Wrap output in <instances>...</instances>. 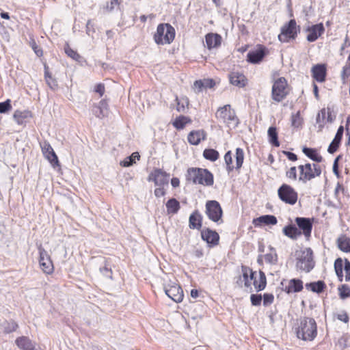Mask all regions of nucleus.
Returning <instances> with one entry per match:
<instances>
[{
	"instance_id": "obj_3",
	"label": "nucleus",
	"mask_w": 350,
	"mask_h": 350,
	"mask_svg": "<svg viewBox=\"0 0 350 350\" xmlns=\"http://www.w3.org/2000/svg\"><path fill=\"white\" fill-rule=\"evenodd\" d=\"M185 178L189 183L204 186H211L214 183L213 174L207 169L200 167L188 168Z\"/></svg>"
},
{
	"instance_id": "obj_62",
	"label": "nucleus",
	"mask_w": 350,
	"mask_h": 350,
	"mask_svg": "<svg viewBox=\"0 0 350 350\" xmlns=\"http://www.w3.org/2000/svg\"><path fill=\"white\" fill-rule=\"evenodd\" d=\"M342 158V156L341 155H338L336 159H335V161H334V165H333V171L334 172L335 174L336 175H338V161Z\"/></svg>"
},
{
	"instance_id": "obj_22",
	"label": "nucleus",
	"mask_w": 350,
	"mask_h": 350,
	"mask_svg": "<svg viewBox=\"0 0 350 350\" xmlns=\"http://www.w3.org/2000/svg\"><path fill=\"white\" fill-rule=\"evenodd\" d=\"M42 152L44 157L53 165H58V158L54 152L52 146L47 142L41 145Z\"/></svg>"
},
{
	"instance_id": "obj_40",
	"label": "nucleus",
	"mask_w": 350,
	"mask_h": 350,
	"mask_svg": "<svg viewBox=\"0 0 350 350\" xmlns=\"http://www.w3.org/2000/svg\"><path fill=\"white\" fill-rule=\"evenodd\" d=\"M44 79L51 88L55 89L57 87V81L52 77L51 73L49 70V66L46 64H44Z\"/></svg>"
},
{
	"instance_id": "obj_56",
	"label": "nucleus",
	"mask_w": 350,
	"mask_h": 350,
	"mask_svg": "<svg viewBox=\"0 0 350 350\" xmlns=\"http://www.w3.org/2000/svg\"><path fill=\"white\" fill-rule=\"evenodd\" d=\"M31 46L38 57H40L43 56V50L36 43L35 41L32 42Z\"/></svg>"
},
{
	"instance_id": "obj_11",
	"label": "nucleus",
	"mask_w": 350,
	"mask_h": 350,
	"mask_svg": "<svg viewBox=\"0 0 350 350\" xmlns=\"http://www.w3.org/2000/svg\"><path fill=\"white\" fill-rule=\"evenodd\" d=\"M244 157L245 154L243 150L241 148H237L235 150V165H234L232 152L230 150L228 151L224 155V161L227 172H231L234 170L239 171L243 165Z\"/></svg>"
},
{
	"instance_id": "obj_13",
	"label": "nucleus",
	"mask_w": 350,
	"mask_h": 350,
	"mask_svg": "<svg viewBox=\"0 0 350 350\" xmlns=\"http://www.w3.org/2000/svg\"><path fill=\"white\" fill-rule=\"evenodd\" d=\"M170 174L162 169L154 168L149 174L148 180L153 182L156 186H167Z\"/></svg>"
},
{
	"instance_id": "obj_7",
	"label": "nucleus",
	"mask_w": 350,
	"mask_h": 350,
	"mask_svg": "<svg viewBox=\"0 0 350 350\" xmlns=\"http://www.w3.org/2000/svg\"><path fill=\"white\" fill-rule=\"evenodd\" d=\"M299 33L300 26L297 24L295 19H291L281 27L278 38L280 42L287 43L296 40Z\"/></svg>"
},
{
	"instance_id": "obj_6",
	"label": "nucleus",
	"mask_w": 350,
	"mask_h": 350,
	"mask_svg": "<svg viewBox=\"0 0 350 350\" xmlns=\"http://www.w3.org/2000/svg\"><path fill=\"white\" fill-rule=\"evenodd\" d=\"M291 90L287 79L284 77H278L273 81L271 98L277 103L282 102L290 94Z\"/></svg>"
},
{
	"instance_id": "obj_48",
	"label": "nucleus",
	"mask_w": 350,
	"mask_h": 350,
	"mask_svg": "<svg viewBox=\"0 0 350 350\" xmlns=\"http://www.w3.org/2000/svg\"><path fill=\"white\" fill-rule=\"evenodd\" d=\"M350 77V62H347L346 64L342 67L341 72V79L343 83H345Z\"/></svg>"
},
{
	"instance_id": "obj_63",
	"label": "nucleus",
	"mask_w": 350,
	"mask_h": 350,
	"mask_svg": "<svg viewBox=\"0 0 350 350\" xmlns=\"http://www.w3.org/2000/svg\"><path fill=\"white\" fill-rule=\"evenodd\" d=\"M204 81L202 80H196L193 85L196 88L198 89V92H201L202 90Z\"/></svg>"
},
{
	"instance_id": "obj_29",
	"label": "nucleus",
	"mask_w": 350,
	"mask_h": 350,
	"mask_svg": "<svg viewBox=\"0 0 350 350\" xmlns=\"http://www.w3.org/2000/svg\"><path fill=\"white\" fill-rule=\"evenodd\" d=\"M277 219L274 215H266L253 219V224L255 226H260L262 224L275 225L277 224Z\"/></svg>"
},
{
	"instance_id": "obj_37",
	"label": "nucleus",
	"mask_w": 350,
	"mask_h": 350,
	"mask_svg": "<svg viewBox=\"0 0 350 350\" xmlns=\"http://www.w3.org/2000/svg\"><path fill=\"white\" fill-rule=\"evenodd\" d=\"M267 133L269 143L275 147H279L280 144L278 140V135L276 127H269Z\"/></svg>"
},
{
	"instance_id": "obj_50",
	"label": "nucleus",
	"mask_w": 350,
	"mask_h": 350,
	"mask_svg": "<svg viewBox=\"0 0 350 350\" xmlns=\"http://www.w3.org/2000/svg\"><path fill=\"white\" fill-rule=\"evenodd\" d=\"M11 100L10 99L6 100L4 102L0 103V113H5L11 110Z\"/></svg>"
},
{
	"instance_id": "obj_51",
	"label": "nucleus",
	"mask_w": 350,
	"mask_h": 350,
	"mask_svg": "<svg viewBox=\"0 0 350 350\" xmlns=\"http://www.w3.org/2000/svg\"><path fill=\"white\" fill-rule=\"evenodd\" d=\"M262 301L265 306H268L272 304L274 301V296L271 293H265L263 295Z\"/></svg>"
},
{
	"instance_id": "obj_44",
	"label": "nucleus",
	"mask_w": 350,
	"mask_h": 350,
	"mask_svg": "<svg viewBox=\"0 0 350 350\" xmlns=\"http://www.w3.org/2000/svg\"><path fill=\"white\" fill-rule=\"evenodd\" d=\"M338 293L340 299L350 298V286L347 284H342L338 287Z\"/></svg>"
},
{
	"instance_id": "obj_54",
	"label": "nucleus",
	"mask_w": 350,
	"mask_h": 350,
	"mask_svg": "<svg viewBox=\"0 0 350 350\" xmlns=\"http://www.w3.org/2000/svg\"><path fill=\"white\" fill-rule=\"evenodd\" d=\"M262 296L261 295L258 294H252L250 296V301L253 306H260L262 301Z\"/></svg>"
},
{
	"instance_id": "obj_34",
	"label": "nucleus",
	"mask_w": 350,
	"mask_h": 350,
	"mask_svg": "<svg viewBox=\"0 0 350 350\" xmlns=\"http://www.w3.org/2000/svg\"><path fill=\"white\" fill-rule=\"evenodd\" d=\"M306 287L308 290L314 293H321L326 288V284L323 281L319 280L317 282L307 283L306 284Z\"/></svg>"
},
{
	"instance_id": "obj_26",
	"label": "nucleus",
	"mask_w": 350,
	"mask_h": 350,
	"mask_svg": "<svg viewBox=\"0 0 350 350\" xmlns=\"http://www.w3.org/2000/svg\"><path fill=\"white\" fill-rule=\"evenodd\" d=\"M334 264L336 275L340 282H342L345 276V281L350 280V264Z\"/></svg>"
},
{
	"instance_id": "obj_47",
	"label": "nucleus",
	"mask_w": 350,
	"mask_h": 350,
	"mask_svg": "<svg viewBox=\"0 0 350 350\" xmlns=\"http://www.w3.org/2000/svg\"><path fill=\"white\" fill-rule=\"evenodd\" d=\"M303 122L304 120L301 117L299 111H297L296 113H294L291 116V126L294 128L301 127Z\"/></svg>"
},
{
	"instance_id": "obj_15",
	"label": "nucleus",
	"mask_w": 350,
	"mask_h": 350,
	"mask_svg": "<svg viewBox=\"0 0 350 350\" xmlns=\"http://www.w3.org/2000/svg\"><path fill=\"white\" fill-rule=\"evenodd\" d=\"M335 116L332 114L330 108H323L318 113L316 118L317 124L320 131L325 127L327 123H332L334 122Z\"/></svg>"
},
{
	"instance_id": "obj_38",
	"label": "nucleus",
	"mask_w": 350,
	"mask_h": 350,
	"mask_svg": "<svg viewBox=\"0 0 350 350\" xmlns=\"http://www.w3.org/2000/svg\"><path fill=\"white\" fill-rule=\"evenodd\" d=\"M180 208V203L175 198H171L166 202V208L168 214L177 213Z\"/></svg>"
},
{
	"instance_id": "obj_23",
	"label": "nucleus",
	"mask_w": 350,
	"mask_h": 350,
	"mask_svg": "<svg viewBox=\"0 0 350 350\" xmlns=\"http://www.w3.org/2000/svg\"><path fill=\"white\" fill-rule=\"evenodd\" d=\"M230 83L239 88H244L247 84V77L241 72L234 71L228 75Z\"/></svg>"
},
{
	"instance_id": "obj_24",
	"label": "nucleus",
	"mask_w": 350,
	"mask_h": 350,
	"mask_svg": "<svg viewBox=\"0 0 350 350\" xmlns=\"http://www.w3.org/2000/svg\"><path fill=\"white\" fill-rule=\"evenodd\" d=\"M205 42L207 49L211 50L221 46L222 38L217 33H208L205 36Z\"/></svg>"
},
{
	"instance_id": "obj_25",
	"label": "nucleus",
	"mask_w": 350,
	"mask_h": 350,
	"mask_svg": "<svg viewBox=\"0 0 350 350\" xmlns=\"http://www.w3.org/2000/svg\"><path fill=\"white\" fill-rule=\"evenodd\" d=\"M302 152L315 163H321L323 158L317 148H308L306 146L302 147Z\"/></svg>"
},
{
	"instance_id": "obj_33",
	"label": "nucleus",
	"mask_w": 350,
	"mask_h": 350,
	"mask_svg": "<svg viewBox=\"0 0 350 350\" xmlns=\"http://www.w3.org/2000/svg\"><path fill=\"white\" fill-rule=\"evenodd\" d=\"M192 120L189 117L179 116L172 122V125L177 130H182L187 124H190Z\"/></svg>"
},
{
	"instance_id": "obj_53",
	"label": "nucleus",
	"mask_w": 350,
	"mask_h": 350,
	"mask_svg": "<svg viewBox=\"0 0 350 350\" xmlns=\"http://www.w3.org/2000/svg\"><path fill=\"white\" fill-rule=\"evenodd\" d=\"M336 319L339 320L340 321H342L345 323H348L349 321V317L348 313L342 310L340 313L336 314Z\"/></svg>"
},
{
	"instance_id": "obj_18",
	"label": "nucleus",
	"mask_w": 350,
	"mask_h": 350,
	"mask_svg": "<svg viewBox=\"0 0 350 350\" xmlns=\"http://www.w3.org/2000/svg\"><path fill=\"white\" fill-rule=\"evenodd\" d=\"M311 74L312 78L319 83H323L326 80L327 66L325 64H318L312 67Z\"/></svg>"
},
{
	"instance_id": "obj_5",
	"label": "nucleus",
	"mask_w": 350,
	"mask_h": 350,
	"mask_svg": "<svg viewBox=\"0 0 350 350\" xmlns=\"http://www.w3.org/2000/svg\"><path fill=\"white\" fill-rule=\"evenodd\" d=\"M215 118L228 127H236L239 124L235 110L229 104L219 107L215 113Z\"/></svg>"
},
{
	"instance_id": "obj_4",
	"label": "nucleus",
	"mask_w": 350,
	"mask_h": 350,
	"mask_svg": "<svg viewBox=\"0 0 350 350\" xmlns=\"http://www.w3.org/2000/svg\"><path fill=\"white\" fill-rule=\"evenodd\" d=\"M176 36V30L174 27L167 23H159L154 32L153 40L157 45L171 44Z\"/></svg>"
},
{
	"instance_id": "obj_19",
	"label": "nucleus",
	"mask_w": 350,
	"mask_h": 350,
	"mask_svg": "<svg viewBox=\"0 0 350 350\" xmlns=\"http://www.w3.org/2000/svg\"><path fill=\"white\" fill-rule=\"evenodd\" d=\"M201 237L202 239L211 247L216 246L219 244V235L215 230L205 228L201 231Z\"/></svg>"
},
{
	"instance_id": "obj_1",
	"label": "nucleus",
	"mask_w": 350,
	"mask_h": 350,
	"mask_svg": "<svg viewBox=\"0 0 350 350\" xmlns=\"http://www.w3.org/2000/svg\"><path fill=\"white\" fill-rule=\"evenodd\" d=\"M322 174V167L319 163L306 162L299 164L297 167L292 166L285 172L286 177L292 181L298 180L306 183L316 178L320 177Z\"/></svg>"
},
{
	"instance_id": "obj_59",
	"label": "nucleus",
	"mask_w": 350,
	"mask_h": 350,
	"mask_svg": "<svg viewBox=\"0 0 350 350\" xmlns=\"http://www.w3.org/2000/svg\"><path fill=\"white\" fill-rule=\"evenodd\" d=\"M164 187L165 186H159V187H157L154 189V193L157 198H161L165 195L166 191Z\"/></svg>"
},
{
	"instance_id": "obj_46",
	"label": "nucleus",
	"mask_w": 350,
	"mask_h": 350,
	"mask_svg": "<svg viewBox=\"0 0 350 350\" xmlns=\"http://www.w3.org/2000/svg\"><path fill=\"white\" fill-rule=\"evenodd\" d=\"M64 51L69 57L77 62H79L81 59V56L78 53V52L72 49L69 45H66L65 46Z\"/></svg>"
},
{
	"instance_id": "obj_60",
	"label": "nucleus",
	"mask_w": 350,
	"mask_h": 350,
	"mask_svg": "<svg viewBox=\"0 0 350 350\" xmlns=\"http://www.w3.org/2000/svg\"><path fill=\"white\" fill-rule=\"evenodd\" d=\"M203 87L206 88H213L215 85V82L213 79H204Z\"/></svg>"
},
{
	"instance_id": "obj_12",
	"label": "nucleus",
	"mask_w": 350,
	"mask_h": 350,
	"mask_svg": "<svg viewBox=\"0 0 350 350\" xmlns=\"http://www.w3.org/2000/svg\"><path fill=\"white\" fill-rule=\"evenodd\" d=\"M269 54V50L266 46L258 44L254 49L248 52L246 60L250 64H258L261 63Z\"/></svg>"
},
{
	"instance_id": "obj_2",
	"label": "nucleus",
	"mask_w": 350,
	"mask_h": 350,
	"mask_svg": "<svg viewBox=\"0 0 350 350\" xmlns=\"http://www.w3.org/2000/svg\"><path fill=\"white\" fill-rule=\"evenodd\" d=\"M295 333L300 340L306 342L313 341L318 334L316 321L310 317L300 318L295 326Z\"/></svg>"
},
{
	"instance_id": "obj_39",
	"label": "nucleus",
	"mask_w": 350,
	"mask_h": 350,
	"mask_svg": "<svg viewBox=\"0 0 350 350\" xmlns=\"http://www.w3.org/2000/svg\"><path fill=\"white\" fill-rule=\"evenodd\" d=\"M13 117L18 124H21L26 119L31 117V113L29 111L16 110L14 112Z\"/></svg>"
},
{
	"instance_id": "obj_58",
	"label": "nucleus",
	"mask_w": 350,
	"mask_h": 350,
	"mask_svg": "<svg viewBox=\"0 0 350 350\" xmlns=\"http://www.w3.org/2000/svg\"><path fill=\"white\" fill-rule=\"evenodd\" d=\"M100 271L104 276L109 278H112L111 268L108 267L107 265H105L103 268H100Z\"/></svg>"
},
{
	"instance_id": "obj_49",
	"label": "nucleus",
	"mask_w": 350,
	"mask_h": 350,
	"mask_svg": "<svg viewBox=\"0 0 350 350\" xmlns=\"http://www.w3.org/2000/svg\"><path fill=\"white\" fill-rule=\"evenodd\" d=\"M39 260L40 262H46L51 261V258L46 251H45L41 246L39 247Z\"/></svg>"
},
{
	"instance_id": "obj_41",
	"label": "nucleus",
	"mask_w": 350,
	"mask_h": 350,
	"mask_svg": "<svg viewBox=\"0 0 350 350\" xmlns=\"http://www.w3.org/2000/svg\"><path fill=\"white\" fill-rule=\"evenodd\" d=\"M277 260V254L274 250H270L265 255L259 257L258 262H273Z\"/></svg>"
},
{
	"instance_id": "obj_55",
	"label": "nucleus",
	"mask_w": 350,
	"mask_h": 350,
	"mask_svg": "<svg viewBox=\"0 0 350 350\" xmlns=\"http://www.w3.org/2000/svg\"><path fill=\"white\" fill-rule=\"evenodd\" d=\"M40 269L44 273L51 274L54 271L53 264H40Z\"/></svg>"
},
{
	"instance_id": "obj_61",
	"label": "nucleus",
	"mask_w": 350,
	"mask_h": 350,
	"mask_svg": "<svg viewBox=\"0 0 350 350\" xmlns=\"http://www.w3.org/2000/svg\"><path fill=\"white\" fill-rule=\"evenodd\" d=\"M283 154L291 161H296L298 159L297 154L293 152L283 151Z\"/></svg>"
},
{
	"instance_id": "obj_27",
	"label": "nucleus",
	"mask_w": 350,
	"mask_h": 350,
	"mask_svg": "<svg viewBox=\"0 0 350 350\" xmlns=\"http://www.w3.org/2000/svg\"><path fill=\"white\" fill-rule=\"evenodd\" d=\"M202 215L200 213L196 210L189 216V226L191 229L200 230L202 226Z\"/></svg>"
},
{
	"instance_id": "obj_9",
	"label": "nucleus",
	"mask_w": 350,
	"mask_h": 350,
	"mask_svg": "<svg viewBox=\"0 0 350 350\" xmlns=\"http://www.w3.org/2000/svg\"><path fill=\"white\" fill-rule=\"evenodd\" d=\"M277 193L280 201L291 206L296 204L299 199L298 191L288 183H282L278 187Z\"/></svg>"
},
{
	"instance_id": "obj_28",
	"label": "nucleus",
	"mask_w": 350,
	"mask_h": 350,
	"mask_svg": "<svg viewBox=\"0 0 350 350\" xmlns=\"http://www.w3.org/2000/svg\"><path fill=\"white\" fill-rule=\"evenodd\" d=\"M296 258L299 262H312L313 252L310 248L301 249L296 252Z\"/></svg>"
},
{
	"instance_id": "obj_36",
	"label": "nucleus",
	"mask_w": 350,
	"mask_h": 350,
	"mask_svg": "<svg viewBox=\"0 0 350 350\" xmlns=\"http://www.w3.org/2000/svg\"><path fill=\"white\" fill-rule=\"evenodd\" d=\"M242 273L245 286L246 288H251L252 282L250 278H252L254 271L247 266H242Z\"/></svg>"
},
{
	"instance_id": "obj_32",
	"label": "nucleus",
	"mask_w": 350,
	"mask_h": 350,
	"mask_svg": "<svg viewBox=\"0 0 350 350\" xmlns=\"http://www.w3.org/2000/svg\"><path fill=\"white\" fill-rule=\"evenodd\" d=\"M175 101L176 103V109L178 112H185L189 109V100L187 96H182L179 98L176 96Z\"/></svg>"
},
{
	"instance_id": "obj_8",
	"label": "nucleus",
	"mask_w": 350,
	"mask_h": 350,
	"mask_svg": "<svg viewBox=\"0 0 350 350\" xmlns=\"http://www.w3.org/2000/svg\"><path fill=\"white\" fill-rule=\"evenodd\" d=\"M163 289L165 294L174 301L176 303L183 301V290L175 278L173 277L172 280L167 276V279H164Z\"/></svg>"
},
{
	"instance_id": "obj_45",
	"label": "nucleus",
	"mask_w": 350,
	"mask_h": 350,
	"mask_svg": "<svg viewBox=\"0 0 350 350\" xmlns=\"http://www.w3.org/2000/svg\"><path fill=\"white\" fill-rule=\"evenodd\" d=\"M18 328V323L14 321H6L4 323L3 332L6 334L16 332Z\"/></svg>"
},
{
	"instance_id": "obj_57",
	"label": "nucleus",
	"mask_w": 350,
	"mask_h": 350,
	"mask_svg": "<svg viewBox=\"0 0 350 350\" xmlns=\"http://www.w3.org/2000/svg\"><path fill=\"white\" fill-rule=\"evenodd\" d=\"M94 92L98 93L100 97H102L105 92V85L102 83L96 84L94 87Z\"/></svg>"
},
{
	"instance_id": "obj_20",
	"label": "nucleus",
	"mask_w": 350,
	"mask_h": 350,
	"mask_svg": "<svg viewBox=\"0 0 350 350\" xmlns=\"http://www.w3.org/2000/svg\"><path fill=\"white\" fill-rule=\"evenodd\" d=\"M207 133L204 129L193 130L187 135V141L191 145L197 146L206 139Z\"/></svg>"
},
{
	"instance_id": "obj_17",
	"label": "nucleus",
	"mask_w": 350,
	"mask_h": 350,
	"mask_svg": "<svg viewBox=\"0 0 350 350\" xmlns=\"http://www.w3.org/2000/svg\"><path fill=\"white\" fill-rule=\"evenodd\" d=\"M325 28L322 23L312 25L306 29V39L308 42H312L316 41L321 35L323 34Z\"/></svg>"
},
{
	"instance_id": "obj_42",
	"label": "nucleus",
	"mask_w": 350,
	"mask_h": 350,
	"mask_svg": "<svg viewBox=\"0 0 350 350\" xmlns=\"http://www.w3.org/2000/svg\"><path fill=\"white\" fill-rule=\"evenodd\" d=\"M203 157L211 161H215L219 157L218 151L213 148H206L203 151Z\"/></svg>"
},
{
	"instance_id": "obj_52",
	"label": "nucleus",
	"mask_w": 350,
	"mask_h": 350,
	"mask_svg": "<svg viewBox=\"0 0 350 350\" xmlns=\"http://www.w3.org/2000/svg\"><path fill=\"white\" fill-rule=\"evenodd\" d=\"M340 143L341 142L337 140L333 139L327 148V152L330 154H334L338 150Z\"/></svg>"
},
{
	"instance_id": "obj_14",
	"label": "nucleus",
	"mask_w": 350,
	"mask_h": 350,
	"mask_svg": "<svg viewBox=\"0 0 350 350\" xmlns=\"http://www.w3.org/2000/svg\"><path fill=\"white\" fill-rule=\"evenodd\" d=\"M295 221L301 234H304L306 240H309L311 237L314 218L297 217Z\"/></svg>"
},
{
	"instance_id": "obj_43",
	"label": "nucleus",
	"mask_w": 350,
	"mask_h": 350,
	"mask_svg": "<svg viewBox=\"0 0 350 350\" xmlns=\"http://www.w3.org/2000/svg\"><path fill=\"white\" fill-rule=\"evenodd\" d=\"M140 155L139 152H135L131 154L130 157H126L122 161L120 162V165L123 167H129L135 163L136 160H139Z\"/></svg>"
},
{
	"instance_id": "obj_16",
	"label": "nucleus",
	"mask_w": 350,
	"mask_h": 350,
	"mask_svg": "<svg viewBox=\"0 0 350 350\" xmlns=\"http://www.w3.org/2000/svg\"><path fill=\"white\" fill-rule=\"evenodd\" d=\"M282 289L287 294L298 293L303 290V282L299 279L284 280L281 282Z\"/></svg>"
},
{
	"instance_id": "obj_64",
	"label": "nucleus",
	"mask_w": 350,
	"mask_h": 350,
	"mask_svg": "<svg viewBox=\"0 0 350 350\" xmlns=\"http://www.w3.org/2000/svg\"><path fill=\"white\" fill-rule=\"evenodd\" d=\"M171 185L173 187H178L180 185V180L176 177L171 179Z\"/></svg>"
},
{
	"instance_id": "obj_21",
	"label": "nucleus",
	"mask_w": 350,
	"mask_h": 350,
	"mask_svg": "<svg viewBox=\"0 0 350 350\" xmlns=\"http://www.w3.org/2000/svg\"><path fill=\"white\" fill-rule=\"evenodd\" d=\"M252 286L253 285L257 291H262L265 288L267 285V278L265 274L260 271L256 272L254 271L252 278L250 279Z\"/></svg>"
},
{
	"instance_id": "obj_10",
	"label": "nucleus",
	"mask_w": 350,
	"mask_h": 350,
	"mask_svg": "<svg viewBox=\"0 0 350 350\" xmlns=\"http://www.w3.org/2000/svg\"><path fill=\"white\" fill-rule=\"evenodd\" d=\"M205 214L207 217L217 224L224 223L223 210L217 200H208L205 204Z\"/></svg>"
},
{
	"instance_id": "obj_35",
	"label": "nucleus",
	"mask_w": 350,
	"mask_h": 350,
	"mask_svg": "<svg viewBox=\"0 0 350 350\" xmlns=\"http://www.w3.org/2000/svg\"><path fill=\"white\" fill-rule=\"evenodd\" d=\"M283 232L286 237L292 239H297L301 235V231H299L294 225H288L285 226L283 228Z\"/></svg>"
},
{
	"instance_id": "obj_30",
	"label": "nucleus",
	"mask_w": 350,
	"mask_h": 350,
	"mask_svg": "<svg viewBox=\"0 0 350 350\" xmlns=\"http://www.w3.org/2000/svg\"><path fill=\"white\" fill-rule=\"evenodd\" d=\"M15 342L16 345L23 350H34V345L31 340L27 336L18 337Z\"/></svg>"
},
{
	"instance_id": "obj_31",
	"label": "nucleus",
	"mask_w": 350,
	"mask_h": 350,
	"mask_svg": "<svg viewBox=\"0 0 350 350\" xmlns=\"http://www.w3.org/2000/svg\"><path fill=\"white\" fill-rule=\"evenodd\" d=\"M338 247L342 252H350V238L346 234H341L336 240Z\"/></svg>"
}]
</instances>
